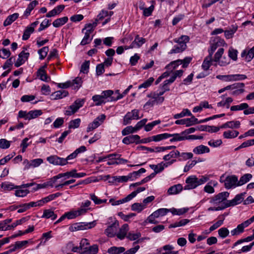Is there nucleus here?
Wrapping results in <instances>:
<instances>
[{
  "label": "nucleus",
  "mask_w": 254,
  "mask_h": 254,
  "mask_svg": "<svg viewBox=\"0 0 254 254\" xmlns=\"http://www.w3.org/2000/svg\"><path fill=\"white\" fill-rule=\"evenodd\" d=\"M229 230L226 227L221 228L218 231V236L222 239L227 237L229 235Z\"/></svg>",
  "instance_id": "69168bd1"
},
{
  "label": "nucleus",
  "mask_w": 254,
  "mask_h": 254,
  "mask_svg": "<svg viewBox=\"0 0 254 254\" xmlns=\"http://www.w3.org/2000/svg\"><path fill=\"white\" fill-rule=\"evenodd\" d=\"M209 179V176H201L199 178L196 177L195 175H191L189 176L186 180V185L184 189L185 190H190L194 189L197 187L204 184Z\"/></svg>",
  "instance_id": "f257e3e1"
},
{
  "label": "nucleus",
  "mask_w": 254,
  "mask_h": 254,
  "mask_svg": "<svg viewBox=\"0 0 254 254\" xmlns=\"http://www.w3.org/2000/svg\"><path fill=\"white\" fill-rule=\"evenodd\" d=\"M97 25V23L96 21L92 23L86 24L84 28L82 30V32H84V31L86 30L85 32L91 34L94 31Z\"/></svg>",
  "instance_id": "5fc2aeb1"
},
{
  "label": "nucleus",
  "mask_w": 254,
  "mask_h": 254,
  "mask_svg": "<svg viewBox=\"0 0 254 254\" xmlns=\"http://www.w3.org/2000/svg\"><path fill=\"white\" fill-rule=\"evenodd\" d=\"M75 169H72L70 171L58 174L57 175L54 176L55 178V179L56 180V182H57L58 180L63 178H64V180L68 179L70 178H75Z\"/></svg>",
  "instance_id": "aec40b11"
},
{
  "label": "nucleus",
  "mask_w": 254,
  "mask_h": 254,
  "mask_svg": "<svg viewBox=\"0 0 254 254\" xmlns=\"http://www.w3.org/2000/svg\"><path fill=\"white\" fill-rule=\"evenodd\" d=\"M12 219H6L0 222V231H6L10 230V225Z\"/></svg>",
  "instance_id": "c03bdc74"
},
{
  "label": "nucleus",
  "mask_w": 254,
  "mask_h": 254,
  "mask_svg": "<svg viewBox=\"0 0 254 254\" xmlns=\"http://www.w3.org/2000/svg\"><path fill=\"white\" fill-rule=\"evenodd\" d=\"M239 134V132L236 130H228L223 132V136L226 139H232L237 137Z\"/></svg>",
  "instance_id": "473e14b6"
},
{
  "label": "nucleus",
  "mask_w": 254,
  "mask_h": 254,
  "mask_svg": "<svg viewBox=\"0 0 254 254\" xmlns=\"http://www.w3.org/2000/svg\"><path fill=\"white\" fill-rule=\"evenodd\" d=\"M126 249L123 247H115L113 246L108 250V253L109 254H120L124 253Z\"/></svg>",
  "instance_id": "a19ab883"
},
{
  "label": "nucleus",
  "mask_w": 254,
  "mask_h": 254,
  "mask_svg": "<svg viewBox=\"0 0 254 254\" xmlns=\"http://www.w3.org/2000/svg\"><path fill=\"white\" fill-rule=\"evenodd\" d=\"M70 82H71V86L75 90L78 89L82 84V78L80 77H77L74 80L70 81Z\"/></svg>",
  "instance_id": "3c124183"
},
{
  "label": "nucleus",
  "mask_w": 254,
  "mask_h": 254,
  "mask_svg": "<svg viewBox=\"0 0 254 254\" xmlns=\"http://www.w3.org/2000/svg\"><path fill=\"white\" fill-rule=\"evenodd\" d=\"M169 212V209L167 208H160L153 212V216L158 218L160 216L166 215Z\"/></svg>",
  "instance_id": "bf43d9fd"
},
{
  "label": "nucleus",
  "mask_w": 254,
  "mask_h": 254,
  "mask_svg": "<svg viewBox=\"0 0 254 254\" xmlns=\"http://www.w3.org/2000/svg\"><path fill=\"white\" fill-rule=\"evenodd\" d=\"M190 222V220L188 219H181L169 225V228H176L178 227L184 226Z\"/></svg>",
  "instance_id": "a18cd8bd"
},
{
  "label": "nucleus",
  "mask_w": 254,
  "mask_h": 254,
  "mask_svg": "<svg viewBox=\"0 0 254 254\" xmlns=\"http://www.w3.org/2000/svg\"><path fill=\"white\" fill-rule=\"evenodd\" d=\"M235 84H238L237 87H235V89L232 90V92H231V95L234 96H238L242 94L245 90L244 87L245 86V84L243 83H235Z\"/></svg>",
  "instance_id": "2f4dec72"
},
{
  "label": "nucleus",
  "mask_w": 254,
  "mask_h": 254,
  "mask_svg": "<svg viewBox=\"0 0 254 254\" xmlns=\"http://www.w3.org/2000/svg\"><path fill=\"white\" fill-rule=\"evenodd\" d=\"M85 250L87 254H96L98 252V247L97 245H93L88 247Z\"/></svg>",
  "instance_id": "774afa93"
},
{
  "label": "nucleus",
  "mask_w": 254,
  "mask_h": 254,
  "mask_svg": "<svg viewBox=\"0 0 254 254\" xmlns=\"http://www.w3.org/2000/svg\"><path fill=\"white\" fill-rule=\"evenodd\" d=\"M252 174L247 173L241 177L240 180H238V187L242 186L249 182L252 178Z\"/></svg>",
  "instance_id": "c9c22d12"
},
{
  "label": "nucleus",
  "mask_w": 254,
  "mask_h": 254,
  "mask_svg": "<svg viewBox=\"0 0 254 254\" xmlns=\"http://www.w3.org/2000/svg\"><path fill=\"white\" fill-rule=\"evenodd\" d=\"M173 82V79H169L165 80L162 84L159 86L160 89H163L164 91H168L170 90L169 85Z\"/></svg>",
  "instance_id": "864d4df0"
},
{
  "label": "nucleus",
  "mask_w": 254,
  "mask_h": 254,
  "mask_svg": "<svg viewBox=\"0 0 254 254\" xmlns=\"http://www.w3.org/2000/svg\"><path fill=\"white\" fill-rule=\"evenodd\" d=\"M91 204V201L88 200H86L84 202H82L80 208L76 210L78 216H79L84 215L86 214L88 210H91V208L89 207Z\"/></svg>",
  "instance_id": "f3484780"
},
{
  "label": "nucleus",
  "mask_w": 254,
  "mask_h": 254,
  "mask_svg": "<svg viewBox=\"0 0 254 254\" xmlns=\"http://www.w3.org/2000/svg\"><path fill=\"white\" fill-rule=\"evenodd\" d=\"M203 160L198 158L197 160H192L190 162H188L184 168V172H188L190 169L193 167L197 163L201 162Z\"/></svg>",
  "instance_id": "37998d69"
},
{
  "label": "nucleus",
  "mask_w": 254,
  "mask_h": 254,
  "mask_svg": "<svg viewBox=\"0 0 254 254\" xmlns=\"http://www.w3.org/2000/svg\"><path fill=\"white\" fill-rule=\"evenodd\" d=\"M128 230V225L127 224H124L120 229L119 232L117 233V237L120 240H123L126 236Z\"/></svg>",
  "instance_id": "c85d7f7f"
},
{
  "label": "nucleus",
  "mask_w": 254,
  "mask_h": 254,
  "mask_svg": "<svg viewBox=\"0 0 254 254\" xmlns=\"http://www.w3.org/2000/svg\"><path fill=\"white\" fill-rule=\"evenodd\" d=\"M29 190H23V189H17L15 191V195L17 197H23L26 196L29 193Z\"/></svg>",
  "instance_id": "0e129e2a"
},
{
  "label": "nucleus",
  "mask_w": 254,
  "mask_h": 254,
  "mask_svg": "<svg viewBox=\"0 0 254 254\" xmlns=\"http://www.w3.org/2000/svg\"><path fill=\"white\" fill-rule=\"evenodd\" d=\"M130 200V199L129 197H128V196L127 195L126 197H125L123 199L118 200H115L113 198H111L109 200V202L112 203V205H118L120 204H122V203L128 202Z\"/></svg>",
  "instance_id": "13d9d810"
},
{
  "label": "nucleus",
  "mask_w": 254,
  "mask_h": 254,
  "mask_svg": "<svg viewBox=\"0 0 254 254\" xmlns=\"http://www.w3.org/2000/svg\"><path fill=\"white\" fill-rule=\"evenodd\" d=\"M65 6L64 5H59L55 7L53 9L49 11L46 15L47 17H54L59 15L60 13L64 9Z\"/></svg>",
  "instance_id": "b1692460"
},
{
  "label": "nucleus",
  "mask_w": 254,
  "mask_h": 254,
  "mask_svg": "<svg viewBox=\"0 0 254 254\" xmlns=\"http://www.w3.org/2000/svg\"><path fill=\"white\" fill-rule=\"evenodd\" d=\"M101 95L105 104L107 102L116 101L123 98V95H121L116 97L114 96V91L112 90L103 91L101 93Z\"/></svg>",
  "instance_id": "0eeeda50"
},
{
  "label": "nucleus",
  "mask_w": 254,
  "mask_h": 254,
  "mask_svg": "<svg viewBox=\"0 0 254 254\" xmlns=\"http://www.w3.org/2000/svg\"><path fill=\"white\" fill-rule=\"evenodd\" d=\"M139 110L133 109L130 112H127L124 118V124L126 125L130 123V121L132 120H138L142 116H139Z\"/></svg>",
  "instance_id": "9d476101"
},
{
  "label": "nucleus",
  "mask_w": 254,
  "mask_h": 254,
  "mask_svg": "<svg viewBox=\"0 0 254 254\" xmlns=\"http://www.w3.org/2000/svg\"><path fill=\"white\" fill-rule=\"evenodd\" d=\"M217 184V182L215 181H210L208 184L204 187V191L208 193H213L215 192L213 187H216Z\"/></svg>",
  "instance_id": "72a5a7b5"
},
{
  "label": "nucleus",
  "mask_w": 254,
  "mask_h": 254,
  "mask_svg": "<svg viewBox=\"0 0 254 254\" xmlns=\"http://www.w3.org/2000/svg\"><path fill=\"white\" fill-rule=\"evenodd\" d=\"M169 163L161 162L157 165L151 164L149 165V167L154 170V172L152 173L154 174V175L156 176V174L162 172L165 168L169 167Z\"/></svg>",
  "instance_id": "2eb2a0df"
},
{
  "label": "nucleus",
  "mask_w": 254,
  "mask_h": 254,
  "mask_svg": "<svg viewBox=\"0 0 254 254\" xmlns=\"http://www.w3.org/2000/svg\"><path fill=\"white\" fill-rule=\"evenodd\" d=\"M54 176L51 178L50 180L47 182H45L43 184H36L35 185V187L33 188V190H37L39 189L46 188L48 187H55V186L56 185L57 182L55 179Z\"/></svg>",
  "instance_id": "6ab92c4d"
},
{
  "label": "nucleus",
  "mask_w": 254,
  "mask_h": 254,
  "mask_svg": "<svg viewBox=\"0 0 254 254\" xmlns=\"http://www.w3.org/2000/svg\"><path fill=\"white\" fill-rule=\"evenodd\" d=\"M249 105L246 103H243L240 105L232 106L230 108V110L232 111H241L247 109Z\"/></svg>",
  "instance_id": "052dcab7"
},
{
  "label": "nucleus",
  "mask_w": 254,
  "mask_h": 254,
  "mask_svg": "<svg viewBox=\"0 0 254 254\" xmlns=\"http://www.w3.org/2000/svg\"><path fill=\"white\" fill-rule=\"evenodd\" d=\"M212 61V56L208 55L206 57L201 65L202 69L204 70H207L211 65Z\"/></svg>",
  "instance_id": "de8ad7c7"
},
{
  "label": "nucleus",
  "mask_w": 254,
  "mask_h": 254,
  "mask_svg": "<svg viewBox=\"0 0 254 254\" xmlns=\"http://www.w3.org/2000/svg\"><path fill=\"white\" fill-rule=\"evenodd\" d=\"M122 142L125 144L135 143L136 144L147 142L146 140H140V136L137 134L130 135L123 138Z\"/></svg>",
  "instance_id": "9b49d317"
},
{
  "label": "nucleus",
  "mask_w": 254,
  "mask_h": 254,
  "mask_svg": "<svg viewBox=\"0 0 254 254\" xmlns=\"http://www.w3.org/2000/svg\"><path fill=\"white\" fill-rule=\"evenodd\" d=\"M38 4V1L36 0H33L28 5L24 12L23 16L27 17L30 15L31 11L34 8V7Z\"/></svg>",
  "instance_id": "e433bc0d"
},
{
  "label": "nucleus",
  "mask_w": 254,
  "mask_h": 254,
  "mask_svg": "<svg viewBox=\"0 0 254 254\" xmlns=\"http://www.w3.org/2000/svg\"><path fill=\"white\" fill-rule=\"evenodd\" d=\"M190 37L188 35H183L179 38L173 39V42L177 43L169 52V54L182 53L187 48V44L189 42Z\"/></svg>",
  "instance_id": "f03ea898"
},
{
  "label": "nucleus",
  "mask_w": 254,
  "mask_h": 254,
  "mask_svg": "<svg viewBox=\"0 0 254 254\" xmlns=\"http://www.w3.org/2000/svg\"><path fill=\"white\" fill-rule=\"evenodd\" d=\"M86 150V148L85 146H81L80 147L76 149L73 152L68 155L66 158H64V159L65 160V165L70 163L68 161L75 158L78 154L84 152Z\"/></svg>",
  "instance_id": "dca6fc26"
},
{
  "label": "nucleus",
  "mask_w": 254,
  "mask_h": 254,
  "mask_svg": "<svg viewBox=\"0 0 254 254\" xmlns=\"http://www.w3.org/2000/svg\"><path fill=\"white\" fill-rule=\"evenodd\" d=\"M219 181L221 183H224L225 188L227 190L238 187V177L234 175L225 176L223 174L220 177Z\"/></svg>",
  "instance_id": "7ed1b4c3"
},
{
  "label": "nucleus",
  "mask_w": 254,
  "mask_h": 254,
  "mask_svg": "<svg viewBox=\"0 0 254 254\" xmlns=\"http://www.w3.org/2000/svg\"><path fill=\"white\" fill-rule=\"evenodd\" d=\"M179 155V151L178 150H173L170 152L168 154L163 157V159L166 161L165 163H169V166L176 162V158Z\"/></svg>",
  "instance_id": "f8f14e48"
},
{
  "label": "nucleus",
  "mask_w": 254,
  "mask_h": 254,
  "mask_svg": "<svg viewBox=\"0 0 254 254\" xmlns=\"http://www.w3.org/2000/svg\"><path fill=\"white\" fill-rule=\"evenodd\" d=\"M106 118V116L104 114H102L97 117L92 122L95 126L97 127L104 121Z\"/></svg>",
  "instance_id": "338daca9"
},
{
  "label": "nucleus",
  "mask_w": 254,
  "mask_h": 254,
  "mask_svg": "<svg viewBox=\"0 0 254 254\" xmlns=\"http://www.w3.org/2000/svg\"><path fill=\"white\" fill-rule=\"evenodd\" d=\"M68 95L67 91L65 90H59L52 94V98L54 100H58L63 98Z\"/></svg>",
  "instance_id": "58836bf2"
},
{
  "label": "nucleus",
  "mask_w": 254,
  "mask_h": 254,
  "mask_svg": "<svg viewBox=\"0 0 254 254\" xmlns=\"http://www.w3.org/2000/svg\"><path fill=\"white\" fill-rule=\"evenodd\" d=\"M183 189V186L181 184H177L174 185L168 190L167 192L169 195H174L179 193Z\"/></svg>",
  "instance_id": "cd10ccee"
},
{
  "label": "nucleus",
  "mask_w": 254,
  "mask_h": 254,
  "mask_svg": "<svg viewBox=\"0 0 254 254\" xmlns=\"http://www.w3.org/2000/svg\"><path fill=\"white\" fill-rule=\"evenodd\" d=\"M182 64V60H177L171 62L166 65V68L170 69L171 71L176 68L179 65Z\"/></svg>",
  "instance_id": "4d7b16f0"
},
{
  "label": "nucleus",
  "mask_w": 254,
  "mask_h": 254,
  "mask_svg": "<svg viewBox=\"0 0 254 254\" xmlns=\"http://www.w3.org/2000/svg\"><path fill=\"white\" fill-rule=\"evenodd\" d=\"M119 223L115 222L111 225L109 226L105 230V234L109 237H113L117 236V231Z\"/></svg>",
  "instance_id": "412c9836"
},
{
  "label": "nucleus",
  "mask_w": 254,
  "mask_h": 254,
  "mask_svg": "<svg viewBox=\"0 0 254 254\" xmlns=\"http://www.w3.org/2000/svg\"><path fill=\"white\" fill-rule=\"evenodd\" d=\"M96 225V221H93L90 222H81L75 223L69 227V230L71 232L85 230L91 229Z\"/></svg>",
  "instance_id": "20e7f679"
},
{
  "label": "nucleus",
  "mask_w": 254,
  "mask_h": 254,
  "mask_svg": "<svg viewBox=\"0 0 254 254\" xmlns=\"http://www.w3.org/2000/svg\"><path fill=\"white\" fill-rule=\"evenodd\" d=\"M254 222V216H253L250 219L244 221L240 224H239L237 228L231 230V234L232 236L238 235L244 232V229L249 226L252 223Z\"/></svg>",
  "instance_id": "6e6552de"
},
{
  "label": "nucleus",
  "mask_w": 254,
  "mask_h": 254,
  "mask_svg": "<svg viewBox=\"0 0 254 254\" xmlns=\"http://www.w3.org/2000/svg\"><path fill=\"white\" fill-rule=\"evenodd\" d=\"M46 67L47 65H45L39 68L37 72V75L39 78L41 80L48 82L50 80V77L48 76L46 71L44 69V68Z\"/></svg>",
  "instance_id": "393cba45"
},
{
  "label": "nucleus",
  "mask_w": 254,
  "mask_h": 254,
  "mask_svg": "<svg viewBox=\"0 0 254 254\" xmlns=\"http://www.w3.org/2000/svg\"><path fill=\"white\" fill-rule=\"evenodd\" d=\"M245 194V193L238 194L233 199L226 200L225 202H224L225 208H226L229 207L234 206L240 204L244 200V196Z\"/></svg>",
  "instance_id": "1a4fd4ad"
},
{
  "label": "nucleus",
  "mask_w": 254,
  "mask_h": 254,
  "mask_svg": "<svg viewBox=\"0 0 254 254\" xmlns=\"http://www.w3.org/2000/svg\"><path fill=\"white\" fill-rule=\"evenodd\" d=\"M19 14L14 13L11 15L8 16L3 22V26H7L10 25L13 22L15 21L18 17Z\"/></svg>",
  "instance_id": "ea45409f"
},
{
  "label": "nucleus",
  "mask_w": 254,
  "mask_h": 254,
  "mask_svg": "<svg viewBox=\"0 0 254 254\" xmlns=\"http://www.w3.org/2000/svg\"><path fill=\"white\" fill-rule=\"evenodd\" d=\"M229 196V192L227 191L221 192L212 197L209 202L213 205H218L222 203V205L224 202L226 201L225 200H227V198Z\"/></svg>",
  "instance_id": "423d86ee"
},
{
  "label": "nucleus",
  "mask_w": 254,
  "mask_h": 254,
  "mask_svg": "<svg viewBox=\"0 0 254 254\" xmlns=\"http://www.w3.org/2000/svg\"><path fill=\"white\" fill-rule=\"evenodd\" d=\"M216 78L225 82L234 81V76L233 74L218 75L216 76Z\"/></svg>",
  "instance_id": "e2e57ef3"
},
{
  "label": "nucleus",
  "mask_w": 254,
  "mask_h": 254,
  "mask_svg": "<svg viewBox=\"0 0 254 254\" xmlns=\"http://www.w3.org/2000/svg\"><path fill=\"white\" fill-rule=\"evenodd\" d=\"M193 154L191 152H182L179 151V155L178 158L179 161H186L188 159H191L193 157Z\"/></svg>",
  "instance_id": "8fccbe9b"
},
{
  "label": "nucleus",
  "mask_w": 254,
  "mask_h": 254,
  "mask_svg": "<svg viewBox=\"0 0 254 254\" xmlns=\"http://www.w3.org/2000/svg\"><path fill=\"white\" fill-rule=\"evenodd\" d=\"M29 56V53L28 52H25L24 51L21 52L18 55V58L15 63V66L16 67H19L23 64L27 60Z\"/></svg>",
  "instance_id": "4be33fe9"
},
{
  "label": "nucleus",
  "mask_w": 254,
  "mask_h": 254,
  "mask_svg": "<svg viewBox=\"0 0 254 254\" xmlns=\"http://www.w3.org/2000/svg\"><path fill=\"white\" fill-rule=\"evenodd\" d=\"M47 161L50 163L55 166H64L65 160L64 158L59 157L56 155H52L47 157Z\"/></svg>",
  "instance_id": "ddd939ff"
},
{
  "label": "nucleus",
  "mask_w": 254,
  "mask_h": 254,
  "mask_svg": "<svg viewBox=\"0 0 254 254\" xmlns=\"http://www.w3.org/2000/svg\"><path fill=\"white\" fill-rule=\"evenodd\" d=\"M83 100L77 99L74 102L68 106L64 111V114L66 116H71L76 113L79 108L82 107L84 104Z\"/></svg>",
  "instance_id": "39448f33"
},
{
  "label": "nucleus",
  "mask_w": 254,
  "mask_h": 254,
  "mask_svg": "<svg viewBox=\"0 0 254 254\" xmlns=\"http://www.w3.org/2000/svg\"><path fill=\"white\" fill-rule=\"evenodd\" d=\"M224 50L223 48H219L217 52L215 53L213 59V61L216 62L220 66H225L229 63V61L223 62L222 60H220V58L224 53Z\"/></svg>",
  "instance_id": "a211bd4d"
},
{
  "label": "nucleus",
  "mask_w": 254,
  "mask_h": 254,
  "mask_svg": "<svg viewBox=\"0 0 254 254\" xmlns=\"http://www.w3.org/2000/svg\"><path fill=\"white\" fill-rule=\"evenodd\" d=\"M147 96L151 98L156 104H161L164 100V98L160 97L156 91L150 93Z\"/></svg>",
  "instance_id": "f704fd0d"
},
{
  "label": "nucleus",
  "mask_w": 254,
  "mask_h": 254,
  "mask_svg": "<svg viewBox=\"0 0 254 254\" xmlns=\"http://www.w3.org/2000/svg\"><path fill=\"white\" fill-rule=\"evenodd\" d=\"M146 41V40L145 38L140 37L138 35H136L135 37L134 40L131 43V47H134V48H139L144 44Z\"/></svg>",
  "instance_id": "c756f323"
},
{
  "label": "nucleus",
  "mask_w": 254,
  "mask_h": 254,
  "mask_svg": "<svg viewBox=\"0 0 254 254\" xmlns=\"http://www.w3.org/2000/svg\"><path fill=\"white\" fill-rule=\"evenodd\" d=\"M41 217L46 218L47 219L51 218V220H54L57 218V215L54 213L53 211L50 209H45L44 210L43 214Z\"/></svg>",
  "instance_id": "79ce46f5"
},
{
  "label": "nucleus",
  "mask_w": 254,
  "mask_h": 254,
  "mask_svg": "<svg viewBox=\"0 0 254 254\" xmlns=\"http://www.w3.org/2000/svg\"><path fill=\"white\" fill-rule=\"evenodd\" d=\"M43 114V112L41 110H31L28 112V115L29 116V120L34 119L41 116Z\"/></svg>",
  "instance_id": "603ef678"
},
{
  "label": "nucleus",
  "mask_w": 254,
  "mask_h": 254,
  "mask_svg": "<svg viewBox=\"0 0 254 254\" xmlns=\"http://www.w3.org/2000/svg\"><path fill=\"white\" fill-rule=\"evenodd\" d=\"M240 122L239 121H229L220 126L221 128H239L240 127Z\"/></svg>",
  "instance_id": "bb28decb"
},
{
  "label": "nucleus",
  "mask_w": 254,
  "mask_h": 254,
  "mask_svg": "<svg viewBox=\"0 0 254 254\" xmlns=\"http://www.w3.org/2000/svg\"><path fill=\"white\" fill-rule=\"evenodd\" d=\"M38 24L39 21L36 20V21L32 23L30 25L26 27L22 36L23 40H27L29 38L31 34L34 32L35 28L38 25Z\"/></svg>",
  "instance_id": "4468645a"
},
{
  "label": "nucleus",
  "mask_w": 254,
  "mask_h": 254,
  "mask_svg": "<svg viewBox=\"0 0 254 254\" xmlns=\"http://www.w3.org/2000/svg\"><path fill=\"white\" fill-rule=\"evenodd\" d=\"M241 57L247 62L251 61L254 57V46L249 50H244L241 53Z\"/></svg>",
  "instance_id": "5701e85b"
},
{
  "label": "nucleus",
  "mask_w": 254,
  "mask_h": 254,
  "mask_svg": "<svg viewBox=\"0 0 254 254\" xmlns=\"http://www.w3.org/2000/svg\"><path fill=\"white\" fill-rule=\"evenodd\" d=\"M187 116H191V113L189 109H184L180 113L174 115L173 117L177 119Z\"/></svg>",
  "instance_id": "680f3d73"
},
{
  "label": "nucleus",
  "mask_w": 254,
  "mask_h": 254,
  "mask_svg": "<svg viewBox=\"0 0 254 254\" xmlns=\"http://www.w3.org/2000/svg\"><path fill=\"white\" fill-rule=\"evenodd\" d=\"M192 152L195 154H202L209 153L210 149L206 146L200 145L195 147L193 149Z\"/></svg>",
  "instance_id": "7c9ffc66"
},
{
  "label": "nucleus",
  "mask_w": 254,
  "mask_h": 254,
  "mask_svg": "<svg viewBox=\"0 0 254 254\" xmlns=\"http://www.w3.org/2000/svg\"><path fill=\"white\" fill-rule=\"evenodd\" d=\"M145 208V204L140 203H134L131 205V209L132 211L139 213Z\"/></svg>",
  "instance_id": "6e6d98bb"
},
{
  "label": "nucleus",
  "mask_w": 254,
  "mask_h": 254,
  "mask_svg": "<svg viewBox=\"0 0 254 254\" xmlns=\"http://www.w3.org/2000/svg\"><path fill=\"white\" fill-rule=\"evenodd\" d=\"M224 43V40H221L220 39H216L214 40L211 44L210 48L208 50L209 55L212 57L213 53L220 46V44H222Z\"/></svg>",
  "instance_id": "a878e982"
},
{
  "label": "nucleus",
  "mask_w": 254,
  "mask_h": 254,
  "mask_svg": "<svg viewBox=\"0 0 254 254\" xmlns=\"http://www.w3.org/2000/svg\"><path fill=\"white\" fill-rule=\"evenodd\" d=\"M146 172V170L144 168H141L137 171H134L132 173L128 174L130 181H133L135 179L140 177V174L144 173Z\"/></svg>",
  "instance_id": "09e8293b"
},
{
  "label": "nucleus",
  "mask_w": 254,
  "mask_h": 254,
  "mask_svg": "<svg viewBox=\"0 0 254 254\" xmlns=\"http://www.w3.org/2000/svg\"><path fill=\"white\" fill-rule=\"evenodd\" d=\"M68 18L67 16H64L56 19L53 21L52 24L55 27H60L65 24L68 21Z\"/></svg>",
  "instance_id": "4c0bfd02"
},
{
  "label": "nucleus",
  "mask_w": 254,
  "mask_h": 254,
  "mask_svg": "<svg viewBox=\"0 0 254 254\" xmlns=\"http://www.w3.org/2000/svg\"><path fill=\"white\" fill-rule=\"evenodd\" d=\"M1 188L3 190H11L14 189H18L17 186H15L13 183L9 182L2 183Z\"/></svg>",
  "instance_id": "49530a36"
}]
</instances>
